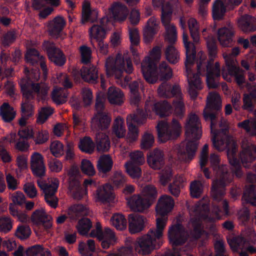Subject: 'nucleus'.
Here are the masks:
<instances>
[{
    "instance_id": "f257e3e1",
    "label": "nucleus",
    "mask_w": 256,
    "mask_h": 256,
    "mask_svg": "<svg viewBox=\"0 0 256 256\" xmlns=\"http://www.w3.org/2000/svg\"><path fill=\"white\" fill-rule=\"evenodd\" d=\"M226 153L228 162L232 166V175L228 172V166L220 165V158L218 155L212 154L210 161L211 168L216 177L213 181L211 188V196L214 202V208L218 216L220 214H229V205L226 200H223L225 187L232 180V176L240 178L243 176L241 163L244 167L256 159V148L254 146H246L244 148L239 155H238V146L234 142H226Z\"/></svg>"
},
{
    "instance_id": "f03ea898",
    "label": "nucleus",
    "mask_w": 256,
    "mask_h": 256,
    "mask_svg": "<svg viewBox=\"0 0 256 256\" xmlns=\"http://www.w3.org/2000/svg\"><path fill=\"white\" fill-rule=\"evenodd\" d=\"M141 100L139 92L130 94V103L137 106L136 114H130L128 116L126 123L128 132V139L130 142L136 140L138 137V130L134 123L142 124L147 117L150 116L152 112H154L156 115L161 118L169 116L173 112L171 104L166 100H164L154 103L151 101L146 100L144 106V110L138 107V104Z\"/></svg>"
},
{
    "instance_id": "7ed1b4c3",
    "label": "nucleus",
    "mask_w": 256,
    "mask_h": 256,
    "mask_svg": "<svg viewBox=\"0 0 256 256\" xmlns=\"http://www.w3.org/2000/svg\"><path fill=\"white\" fill-rule=\"evenodd\" d=\"M208 110L204 111V118L206 121H210V131L212 134V140L213 146L218 150H221L225 144V141L221 137V135L226 136L228 128L226 122L222 120L219 124L220 129L216 128L217 117L213 110L218 112L222 108V102L220 96L216 94H210L208 98L206 103Z\"/></svg>"
},
{
    "instance_id": "20e7f679",
    "label": "nucleus",
    "mask_w": 256,
    "mask_h": 256,
    "mask_svg": "<svg viewBox=\"0 0 256 256\" xmlns=\"http://www.w3.org/2000/svg\"><path fill=\"white\" fill-rule=\"evenodd\" d=\"M161 56L160 48L156 46L150 52V56L145 57L141 63V70L146 80L155 83L158 76L161 80H168L172 75V69L166 62H162L158 68L157 64Z\"/></svg>"
},
{
    "instance_id": "39448f33",
    "label": "nucleus",
    "mask_w": 256,
    "mask_h": 256,
    "mask_svg": "<svg viewBox=\"0 0 256 256\" xmlns=\"http://www.w3.org/2000/svg\"><path fill=\"white\" fill-rule=\"evenodd\" d=\"M206 46L208 52L209 60H206V56L200 52L198 56L199 60H196L197 70L200 72L203 70L206 72V82L210 88H216L218 86L217 82L220 76V65L216 62L214 65V59L216 58L218 53V46L216 40L211 38L206 40Z\"/></svg>"
},
{
    "instance_id": "423d86ee",
    "label": "nucleus",
    "mask_w": 256,
    "mask_h": 256,
    "mask_svg": "<svg viewBox=\"0 0 256 256\" xmlns=\"http://www.w3.org/2000/svg\"><path fill=\"white\" fill-rule=\"evenodd\" d=\"M184 42L186 56V60L184 62L185 76L187 77L189 84V94L192 98L195 99L198 94L197 90L202 88L200 75L206 74V72H204L203 70H202L200 72L198 71L197 73L192 72L191 66L196 60V52L194 44L188 41V36L186 34L184 35Z\"/></svg>"
},
{
    "instance_id": "0eeeda50",
    "label": "nucleus",
    "mask_w": 256,
    "mask_h": 256,
    "mask_svg": "<svg viewBox=\"0 0 256 256\" xmlns=\"http://www.w3.org/2000/svg\"><path fill=\"white\" fill-rule=\"evenodd\" d=\"M164 228V220L162 218L158 219L156 228H150L146 234L138 240L136 248L138 252L146 255L150 254L154 250L158 248L162 245L160 238L163 236Z\"/></svg>"
},
{
    "instance_id": "6e6552de",
    "label": "nucleus",
    "mask_w": 256,
    "mask_h": 256,
    "mask_svg": "<svg viewBox=\"0 0 256 256\" xmlns=\"http://www.w3.org/2000/svg\"><path fill=\"white\" fill-rule=\"evenodd\" d=\"M187 142L184 152L187 155L188 160L194 158L198 148V140L202 136V130L200 120L194 114L189 116L185 126Z\"/></svg>"
},
{
    "instance_id": "1a4fd4ad",
    "label": "nucleus",
    "mask_w": 256,
    "mask_h": 256,
    "mask_svg": "<svg viewBox=\"0 0 256 256\" xmlns=\"http://www.w3.org/2000/svg\"><path fill=\"white\" fill-rule=\"evenodd\" d=\"M142 196L134 194L127 198L128 204L135 212H144L156 200L158 192L154 186L148 184L142 190Z\"/></svg>"
},
{
    "instance_id": "9d476101",
    "label": "nucleus",
    "mask_w": 256,
    "mask_h": 256,
    "mask_svg": "<svg viewBox=\"0 0 256 256\" xmlns=\"http://www.w3.org/2000/svg\"><path fill=\"white\" fill-rule=\"evenodd\" d=\"M152 2L156 6H162L161 21L164 26L166 35L165 38L170 44L175 43L177 39L176 26L170 23L172 14V6L169 2L164 4L163 0H152Z\"/></svg>"
},
{
    "instance_id": "9b49d317",
    "label": "nucleus",
    "mask_w": 256,
    "mask_h": 256,
    "mask_svg": "<svg viewBox=\"0 0 256 256\" xmlns=\"http://www.w3.org/2000/svg\"><path fill=\"white\" fill-rule=\"evenodd\" d=\"M158 94L162 97L171 98L176 96L179 99L178 100L174 101V114L178 117L182 118L184 113V105L182 98V92L178 86H172L169 82H162L158 88Z\"/></svg>"
},
{
    "instance_id": "f8f14e48",
    "label": "nucleus",
    "mask_w": 256,
    "mask_h": 256,
    "mask_svg": "<svg viewBox=\"0 0 256 256\" xmlns=\"http://www.w3.org/2000/svg\"><path fill=\"white\" fill-rule=\"evenodd\" d=\"M182 126L176 118H172L170 122L160 121L156 126V130L159 140L165 142L168 140H176L182 132Z\"/></svg>"
},
{
    "instance_id": "ddd939ff",
    "label": "nucleus",
    "mask_w": 256,
    "mask_h": 256,
    "mask_svg": "<svg viewBox=\"0 0 256 256\" xmlns=\"http://www.w3.org/2000/svg\"><path fill=\"white\" fill-rule=\"evenodd\" d=\"M32 78V74L22 78L19 82L23 96L28 100H33L34 98L36 93L42 100H44L48 94V88L41 87L39 83L34 82Z\"/></svg>"
},
{
    "instance_id": "4468645a",
    "label": "nucleus",
    "mask_w": 256,
    "mask_h": 256,
    "mask_svg": "<svg viewBox=\"0 0 256 256\" xmlns=\"http://www.w3.org/2000/svg\"><path fill=\"white\" fill-rule=\"evenodd\" d=\"M106 66L107 72L110 70V74L114 75L118 79L121 78L124 72L130 74L134 70L130 58L128 56L124 57L121 54H116L114 63L110 66L106 63Z\"/></svg>"
},
{
    "instance_id": "2eb2a0df",
    "label": "nucleus",
    "mask_w": 256,
    "mask_h": 256,
    "mask_svg": "<svg viewBox=\"0 0 256 256\" xmlns=\"http://www.w3.org/2000/svg\"><path fill=\"white\" fill-rule=\"evenodd\" d=\"M42 49L46 52L49 60L58 66H63L66 62V57L62 51L58 48L55 43L50 40H44Z\"/></svg>"
},
{
    "instance_id": "dca6fc26",
    "label": "nucleus",
    "mask_w": 256,
    "mask_h": 256,
    "mask_svg": "<svg viewBox=\"0 0 256 256\" xmlns=\"http://www.w3.org/2000/svg\"><path fill=\"white\" fill-rule=\"evenodd\" d=\"M226 67L222 68V74L224 79L228 80V76H234L239 86L245 82L244 70L234 64V60L230 58H226Z\"/></svg>"
},
{
    "instance_id": "f3484780",
    "label": "nucleus",
    "mask_w": 256,
    "mask_h": 256,
    "mask_svg": "<svg viewBox=\"0 0 256 256\" xmlns=\"http://www.w3.org/2000/svg\"><path fill=\"white\" fill-rule=\"evenodd\" d=\"M96 236L101 242V246L104 249L108 248L110 246L113 245L115 243L116 238L114 232L112 229L106 228L104 230H102L100 222L96 223Z\"/></svg>"
},
{
    "instance_id": "a211bd4d",
    "label": "nucleus",
    "mask_w": 256,
    "mask_h": 256,
    "mask_svg": "<svg viewBox=\"0 0 256 256\" xmlns=\"http://www.w3.org/2000/svg\"><path fill=\"white\" fill-rule=\"evenodd\" d=\"M168 237L170 243L174 246H182L188 240L183 226L180 223H177L169 228Z\"/></svg>"
},
{
    "instance_id": "6ab92c4d",
    "label": "nucleus",
    "mask_w": 256,
    "mask_h": 256,
    "mask_svg": "<svg viewBox=\"0 0 256 256\" xmlns=\"http://www.w3.org/2000/svg\"><path fill=\"white\" fill-rule=\"evenodd\" d=\"M174 206V200L170 196L163 195L160 197L156 207V210L159 217L156 218H162L164 220L165 226L167 222L168 214L172 210Z\"/></svg>"
},
{
    "instance_id": "aec40b11",
    "label": "nucleus",
    "mask_w": 256,
    "mask_h": 256,
    "mask_svg": "<svg viewBox=\"0 0 256 256\" xmlns=\"http://www.w3.org/2000/svg\"><path fill=\"white\" fill-rule=\"evenodd\" d=\"M90 35L91 39L96 40L100 52L103 54H106L108 52V44L104 42L106 35L105 28L101 26L94 24L90 28Z\"/></svg>"
},
{
    "instance_id": "412c9836",
    "label": "nucleus",
    "mask_w": 256,
    "mask_h": 256,
    "mask_svg": "<svg viewBox=\"0 0 256 256\" xmlns=\"http://www.w3.org/2000/svg\"><path fill=\"white\" fill-rule=\"evenodd\" d=\"M95 108L98 112L96 122L98 129L102 130L107 129L110 126L111 119L108 114L104 112V105L102 98L96 97Z\"/></svg>"
},
{
    "instance_id": "4be33fe9",
    "label": "nucleus",
    "mask_w": 256,
    "mask_h": 256,
    "mask_svg": "<svg viewBox=\"0 0 256 256\" xmlns=\"http://www.w3.org/2000/svg\"><path fill=\"white\" fill-rule=\"evenodd\" d=\"M78 172L74 169H71L68 172V188L73 193L74 198L80 200L82 198L84 194L78 180Z\"/></svg>"
},
{
    "instance_id": "5701e85b",
    "label": "nucleus",
    "mask_w": 256,
    "mask_h": 256,
    "mask_svg": "<svg viewBox=\"0 0 256 256\" xmlns=\"http://www.w3.org/2000/svg\"><path fill=\"white\" fill-rule=\"evenodd\" d=\"M52 217L47 214L42 208L36 210L31 216L32 222L36 226H42L45 229L52 226Z\"/></svg>"
},
{
    "instance_id": "b1692460",
    "label": "nucleus",
    "mask_w": 256,
    "mask_h": 256,
    "mask_svg": "<svg viewBox=\"0 0 256 256\" xmlns=\"http://www.w3.org/2000/svg\"><path fill=\"white\" fill-rule=\"evenodd\" d=\"M96 201L103 204L112 202L114 199L112 186L109 184H106L99 186L96 190Z\"/></svg>"
},
{
    "instance_id": "393cba45",
    "label": "nucleus",
    "mask_w": 256,
    "mask_h": 256,
    "mask_svg": "<svg viewBox=\"0 0 256 256\" xmlns=\"http://www.w3.org/2000/svg\"><path fill=\"white\" fill-rule=\"evenodd\" d=\"M218 40L222 46L230 47L234 42V32L232 28L226 26L220 28L218 32Z\"/></svg>"
},
{
    "instance_id": "a878e982",
    "label": "nucleus",
    "mask_w": 256,
    "mask_h": 256,
    "mask_svg": "<svg viewBox=\"0 0 256 256\" xmlns=\"http://www.w3.org/2000/svg\"><path fill=\"white\" fill-rule=\"evenodd\" d=\"M147 162L150 168L154 170H160L164 164V155L162 152L158 148L148 152Z\"/></svg>"
},
{
    "instance_id": "bb28decb",
    "label": "nucleus",
    "mask_w": 256,
    "mask_h": 256,
    "mask_svg": "<svg viewBox=\"0 0 256 256\" xmlns=\"http://www.w3.org/2000/svg\"><path fill=\"white\" fill-rule=\"evenodd\" d=\"M65 25L66 21L62 16L55 17L48 22L47 26L49 34L54 38H58Z\"/></svg>"
},
{
    "instance_id": "cd10ccee",
    "label": "nucleus",
    "mask_w": 256,
    "mask_h": 256,
    "mask_svg": "<svg viewBox=\"0 0 256 256\" xmlns=\"http://www.w3.org/2000/svg\"><path fill=\"white\" fill-rule=\"evenodd\" d=\"M129 230L131 234H136L142 231L144 226L146 220L145 217L138 214L128 215Z\"/></svg>"
},
{
    "instance_id": "c85d7f7f",
    "label": "nucleus",
    "mask_w": 256,
    "mask_h": 256,
    "mask_svg": "<svg viewBox=\"0 0 256 256\" xmlns=\"http://www.w3.org/2000/svg\"><path fill=\"white\" fill-rule=\"evenodd\" d=\"M159 29L158 23L154 17L150 18L144 30V40L146 43H150L153 40Z\"/></svg>"
},
{
    "instance_id": "c756f323",
    "label": "nucleus",
    "mask_w": 256,
    "mask_h": 256,
    "mask_svg": "<svg viewBox=\"0 0 256 256\" xmlns=\"http://www.w3.org/2000/svg\"><path fill=\"white\" fill-rule=\"evenodd\" d=\"M80 75L82 79L90 84H96L98 82V71L96 68L94 66H82L80 70Z\"/></svg>"
},
{
    "instance_id": "7c9ffc66",
    "label": "nucleus",
    "mask_w": 256,
    "mask_h": 256,
    "mask_svg": "<svg viewBox=\"0 0 256 256\" xmlns=\"http://www.w3.org/2000/svg\"><path fill=\"white\" fill-rule=\"evenodd\" d=\"M188 24L190 30V36L193 40V42L188 40V34L186 32H183L182 34V40H184V35L186 34V36H188V41L193 44L194 47H196L195 44H198L199 42L200 39L199 26L198 22L195 18H190L188 20ZM183 42L184 43V42ZM195 50H196V48H195Z\"/></svg>"
},
{
    "instance_id": "2f4dec72",
    "label": "nucleus",
    "mask_w": 256,
    "mask_h": 256,
    "mask_svg": "<svg viewBox=\"0 0 256 256\" xmlns=\"http://www.w3.org/2000/svg\"><path fill=\"white\" fill-rule=\"evenodd\" d=\"M112 16L115 20L124 21L128 14V10L124 4L120 3L114 4L110 9Z\"/></svg>"
},
{
    "instance_id": "473e14b6",
    "label": "nucleus",
    "mask_w": 256,
    "mask_h": 256,
    "mask_svg": "<svg viewBox=\"0 0 256 256\" xmlns=\"http://www.w3.org/2000/svg\"><path fill=\"white\" fill-rule=\"evenodd\" d=\"M129 38L131 44L130 50L135 59V61L138 63L139 60V54L135 46H138L140 44V36L138 31L136 28H129Z\"/></svg>"
},
{
    "instance_id": "72a5a7b5",
    "label": "nucleus",
    "mask_w": 256,
    "mask_h": 256,
    "mask_svg": "<svg viewBox=\"0 0 256 256\" xmlns=\"http://www.w3.org/2000/svg\"><path fill=\"white\" fill-rule=\"evenodd\" d=\"M89 210L86 205L76 204L70 207L68 210V215L72 220H76L81 216H86Z\"/></svg>"
},
{
    "instance_id": "f704fd0d",
    "label": "nucleus",
    "mask_w": 256,
    "mask_h": 256,
    "mask_svg": "<svg viewBox=\"0 0 256 256\" xmlns=\"http://www.w3.org/2000/svg\"><path fill=\"white\" fill-rule=\"evenodd\" d=\"M26 99L24 102L21 103L20 112L22 116L19 120L20 126H25L26 124V120L34 114L33 106L29 102L30 100Z\"/></svg>"
},
{
    "instance_id": "c9c22d12",
    "label": "nucleus",
    "mask_w": 256,
    "mask_h": 256,
    "mask_svg": "<svg viewBox=\"0 0 256 256\" xmlns=\"http://www.w3.org/2000/svg\"><path fill=\"white\" fill-rule=\"evenodd\" d=\"M238 24L245 32H254L256 30V18L250 15L245 14L240 20Z\"/></svg>"
},
{
    "instance_id": "e433bc0d",
    "label": "nucleus",
    "mask_w": 256,
    "mask_h": 256,
    "mask_svg": "<svg viewBox=\"0 0 256 256\" xmlns=\"http://www.w3.org/2000/svg\"><path fill=\"white\" fill-rule=\"evenodd\" d=\"M124 94L120 89L114 86L108 88V98L111 104L120 105L123 102Z\"/></svg>"
},
{
    "instance_id": "4c0bfd02",
    "label": "nucleus",
    "mask_w": 256,
    "mask_h": 256,
    "mask_svg": "<svg viewBox=\"0 0 256 256\" xmlns=\"http://www.w3.org/2000/svg\"><path fill=\"white\" fill-rule=\"evenodd\" d=\"M95 141L97 150L98 152L108 151L110 146L108 136L104 132H98L96 134Z\"/></svg>"
},
{
    "instance_id": "58836bf2",
    "label": "nucleus",
    "mask_w": 256,
    "mask_h": 256,
    "mask_svg": "<svg viewBox=\"0 0 256 256\" xmlns=\"http://www.w3.org/2000/svg\"><path fill=\"white\" fill-rule=\"evenodd\" d=\"M0 58L2 64H6V62L10 60L16 64L21 60L22 52L17 48H16L14 52L12 54L10 53L9 50H3L1 52Z\"/></svg>"
},
{
    "instance_id": "ea45409f",
    "label": "nucleus",
    "mask_w": 256,
    "mask_h": 256,
    "mask_svg": "<svg viewBox=\"0 0 256 256\" xmlns=\"http://www.w3.org/2000/svg\"><path fill=\"white\" fill-rule=\"evenodd\" d=\"M26 256H52L51 252L48 249L38 244L28 248L26 250Z\"/></svg>"
},
{
    "instance_id": "a19ab883",
    "label": "nucleus",
    "mask_w": 256,
    "mask_h": 256,
    "mask_svg": "<svg viewBox=\"0 0 256 256\" xmlns=\"http://www.w3.org/2000/svg\"><path fill=\"white\" fill-rule=\"evenodd\" d=\"M14 108L8 102H4L0 107V116L5 122H10L16 116Z\"/></svg>"
},
{
    "instance_id": "79ce46f5",
    "label": "nucleus",
    "mask_w": 256,
    "mask_h": 256,
    "mask_svg": "<svg viewBox=\"0 0 256 256\" xmlns=\"http://www.w3.org/2000/svg\"><path fill=\"white\" fill-rule=\"evenodd\" d=\"M112 164L113 162L110 156L104 155L98 159L97 168L100 172L106 174L111 170Z\"/></svg>"
},
{
    "instance_id": "37998d69",
    "label": "nucleus",
    "mask_w": 256,
    "mask_h": 256,
    "mask_svg": "<svg viewBox=\"0 0 256 256\" xmlns=\"http://www.w3.org/2000/svg\"><path fill=\"white\" fill-rule=\"evenodd\" d=\"M242 199L247 203L256 206V185L246 186L244 191Z\"/></svg>"
},
{
    "instance_id": "c03bdc74",
    "label": "nucleus",
    "mask_w": 256,
    "mask_h": 256,
    "mask_svg": "<svg viewBox=\"0 0 256 256\" xmlns=\"http://www.w3.org/2000/svg\"><path fill=\"white\" fill-rule=\"evenodd\" d=\"M16 38V30H8L6 32L0 34V44L5 48H8L15 42Z\"/></svg>"
},
{
    "instance_id": "a18cd8bd",
    "label": "nucleus",
    "mask_w": 256,
    "mask_h": 256,
    "mask_svg": "<svg viewBox=\"0 0 256 256\" xmlns=\"http://www.w3.org/2000/svg\"><path fill=\"white\" fill-rule=\"evenodd\" d=\"M226 12V7L222 0H217L214 2L212 10V14L214 20H222Z\"/></svg>"
},
{
    "instance_id": "49530a36",
    "label": "nucleus",
    "mask_w": 256,
    "mask_h": 256,
    "mask_svg": "<svg viewBox=\"0 0 256 256\" xmlns=\"http://www.w3.org/2000/svg\"><path fill=\"white\" fill-rule=\"evenodd\" d=\"M78 147L82 152L92 154L94 151L95 146L90 137L85 136L80 140Z\"/></svg>"
},
{
    "instance_id": "de8ad7c7",
    "label": "nucleus",
    "mask_w": 256,
    "mask_h": 256,
    "mask_svg": "<svg viewBox=\"0 0 256 256\" xmlns=\"http://www.w3.org/2000/svg\"><path fill=\"white\" fill-rule=\"evenodd\" d=\"M112 132L118 138H123L125 136L126 130L124 126V120L120 116L117 117L114 121Z\"/></svg>"
},
{
    "instance_id": "09e8293b",
    "label": "nucleus",
    "mask_w": 256,
    "mask_h": 256,
    "mask_svg": "<svg viewBox=\"0 0 256 256\" xmlns=\"http://www.w3.org/2000/svg\"><path fill=\"white\" fill-rule=\"evenodd\" d=\"M92 226L90 220L87 218H82L80 219L76 226L78 233L80 235H86Z\"/></svg>"
},
{
    "instance_id": "8fccbe9b",
    "label": "nucleus",
    "mask_w": 256,
    "mask_h": 256,
    "mask_svg": "<svg viewBox=\"0 0 256 256\" xmlns=\"http://www.w3.org/2000/svg\"><path fill=\"white\" fill-rule=\"evenodd\" d=\"M112 225L118 230H122L126 228V220L122 214H116L111 218Z\"/></svg>"
},
{
    "instance_id": "3c124183",
    "label": "nucleus",
    "mask_w": 256,
    "mask_h": 256,
    "mask_svg": "<svg viewBox=\"0 0 256 256\" xmlns=\"http://www.w3.org/2000/svg\"><path fill=\"white\" fill-rule=\"evenodd\" d=\"M204 186L202 182L194 180L190 182V196L193 198H199L203 192Z\"/></svg>"
},
{
    "instance_id": "603ef678",
    "label": "nucleus",
    "mask_w": 256,
    "mask_h": 256,
    "mask_svg": "<svg viewBox=\"0 0 256 256\" xmlns=\"http://www.w3.org/2000/svg\"><path fill=\"white\" fill-rule=\"evenodd\" d=\"M82 14V22L84 24L86 22L90 20L93 22L96 18L98 12L96 10L92 11L90 6L87 4L83 6Z\"/></svg>"
},
{
    "instance_id": "864d4df0",
    "label": "nucleus",
    "mask_w": 256,
    "mask_h": 256,
    "mask_svg": "<svg viewBox=\"0 0 256 256\" xmlns=\"http://www.w3.org/2000/svg\"><path fill=\"white\" fill-rule=\"evenodd\" d=\"M193 229L191 232L192 238L195 240H198L202 236L206 234V232L204 230L202 224L197 220H194L192 223Z\"/></svg>"
},
{
    "instance_id": "5fc2aeb1",
    "label": "nucleus",
    "mask_w": 256,
    "mask_h": 256,
    "mask_svg": "<svg viewBox=\"0 0 256 256\" xmlns=\"http://www.w3.org/2000/svg\"><path fill=\"white\" fill-rule=\"evenodd\" d=\"M165 54L166 60L172 64H176L179 60L178 52L176 48L172 46H168L165 51Z\"/></svg>"
},
{
    "instance_id": "6e6d98bb",
    "label": "nucleus",
    "mask_w": 256,
    "mask_h": 256,
    "mask_svg": "<svg viewBox=\"0 0 256 256\" xmlns=\"http://www.w3.org/2000/svg\"><path fill=\"white\" fill-rule=\"evenodd\" d=\"M51 97L52 101L57 105L62 104L66 102V96L65 94H62L60 89L54 88L52 92Z\"/></svg>"
},
{
    "instance_id": "4d7b16f0",
    "label": "nucleus",
    "mask_w": 256,
    "mask_h": 256,
    "mask_svg": "<svg viewBox=\"0 0 256 256\" xmlns=\"http://www.w3.org/2000/svg\"><path fill=\"white\" fill-rule=\"evenodd\" d=\"M39 56L38 51L36 48H32L27 51L25 54L24 58L27 62L34 65L38 62Z\"/></svg>"
},
{
    "instance_id": "13d9d810",
    "label": "nucleus",
    "mask_w": 256,
    "mask_h": 256,
    "mask_svg": "<svg viewBox=\"0 0 256 256\" xmlns=\"http://www.w3.org/2000/svg\"><path fill=\"white\" fill-rule=\"evenodd\" d=\"M50 150L54 156L60 157L64 154V146L60 141L55 140L51 143Z\"/></svg>"
},
{
    "instance_id": "bf43d9fd",
    "label": "nucleus",
    "mask_w": 256,
    "mask_h": 256,
    "mask_svg": "<svg viewBox=\"0 0 256 256\" xmlns=\"http://www.w3.org/2000/svg\"><path fill=\"white\" fill-rule=\"evenodd\" d=\"M31 234V230L27 225H21L18 227L16 232V236L20 240H25L29 238Z\"/></svg>"
},
{
    "instance_id": "052dcab7",
    "label": "nucleus",
    "mask_w": 256,
    "mask_h": 256,
    "mask_svg": "<svg viewBox=\"0 0 256 256\" xmlns=\"http://www.w3.org/2000/svg\"><path fill=\"white\" fill-rule=\"evenodd\" d=\"M34 140L36 144H42L48 141L49 138V134L48 131L46 130H42L38 131L35 134H33L32 138Z\"/></svg>"
},
{
    "instance_id": "680f3d73",
    "label": "nucleus",
    "mask_w": 256,
    "mask_h": 256,
    "mask_svg": "<svg viewBox=\"0 0 256 256\" xmlns=\"http://www.w3.org/2000/svg\"><path fill=\"white\" fill-rule=\"evenodd\" d=\"M53 111V109L50 107L42 108L37 118V122L40 124H44L48 117L52 114Z\"/></svg>"
},
{
    "instance_id": "e2e57ef3",
    "label": "nucleus",
    "mask_w": 256,
    "mask_h": 256,
    "mask_svg": "<svg viewBox=\"0 0 256 256\" xmlns=\"http://www.w3.org/2000/svg\"><path fill=\"white\" fill-rule=\"evenodd\" d=\"M9 210L10 214L13 216L16 217L20 221L24 222L28 220V215L24 212L18 210L17 208H16L12 204H10L9 205Z\"/></svg>"
},
{
    "instance_id": "0e129e2a",
    "label": "nucleus",
    "mask_w": 256,
    "mask_h": 256,
    "mask_svg": "<svg viewBox=\"0 0 256 256\" xmlns=\"http://www.w3.org/2000/svg\"><path fill=\"white\" fill-rule=\"evenodd\" d=\"M80 168L84 174L88 176H92L95 174L94 167L89 160L86 159L82 160Z\"/></svg>"
},
{
    "instance_id": "69168bd1",
    "label": "nucleus",
    "mask_w": 256,
    "mask_h": 256,
    "mask_svg": "<svg viewBox=\"0 0 256 256\" xmlns=\"http://www.w3.org/2000/svg\"><path fill=\"white\" fill-rule=\"evenodd\" d=\"M182 178L179 177L178 180L175 178L174 182L168 186V190L170 194L174 196H178L180 194V185L182 182Z\"/></svg>"
},
{
    "instance_id": "338daca9",
    "label": "nucleus",
    "mask_w": 256,
    "mask_h": 256,
    "mask_svg": "<svg viewBox=\"0 0 256 256\" xmlns=\"http://www.w3.org/2000/svg\"><path fill=\"white\" fill-rule=\"evenodd\" d=\"M12 228V222L8 217L0 218V232L6 234L9 232Z\"/></svg>"
},
{
    "instance_id": "774afa93",
    "label": "nucleus",
    "mask_w": 256,
    "mask_h": 256,
    "mask_svg": "<svg viewBox=\"0 0 256 256\" xmlns=\"http://www.w3.org/2000/svg\"><path fill=\"white\" fill-rule=\"evenodd\" d=\"M154 142V136L149 133H146L142 139L141 148L143 150H148L150 148Z\"/></svg>"
}]
</instances>
